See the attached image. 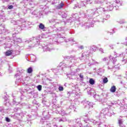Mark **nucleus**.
Instances as JSON below:
<instances>
[{
  "mask_svg": "<svg viewBox=\"0 0 127 127\" xmlns=\"http://www.w3.org/2000/svg\"><path fill=\"white\" fill-rule=\"evenodd\" d=\"M87 27H93L94 26L93 24H91V25H87Z\"/></svg>",
  "mask_w": 127,
  "mask_h": 127,
  "instance_id": "obj_54",
  "label": "nucleus"
},
{
  "mask_svg": "<svg viewBox=\"0 0 127 127\" xmlns=\"http://www.w3.org/2000/svg\"><path fill=\"white\" fill-rule=\"evenodd\" d=\"M13 111H14V112H15L16 113H18V114H19V113H21V114H22L21 110L19 108H15L13 109Z\"/></svg>",
  "mask_w": 127,
  "mask_h": 127,
  "instance_id": "obj_24",
  "label": "nucleus"
},
{
  "mask_svg": "<svg viewBox=\"0 0 127 127\" xmlns=\"http://www.w3.org/2000/svg\"><path fill=\"white\" fill-rule=\"evenodd\" d=\"M43 49L44 51H51V50H52V49L49 48L47 46L43 47Z\"/></svg>",
  "mask_w": 127,
  "mask_h": 127,
  "instance_id": "obj_26",
  "label": "nucleus"
},
{
  "mask_svg": "<svg viewBox=\"0 0 127 127\" xmlns=\"http://www.w3.org/2000/svg\"><path fill=\"white\" fill-rule=\"evenodd\" d=\"M37 11H39V10H35L32 12V14L33 15H37Z\"/></svg>",
  "mask_w": 127,
  "mask_h": 127,
  "instance_id": "obj_39",
  "label": "nucleus"
},
{
  "mask_svg": "<svg viewBox=\"0 0 127 127\" xmlns=\"http://www.w3.org/2000/svg\"><path fill=\"white\" fill-rule=\"evenodd\" d=\"M64 60L67 61L66 63L67 65H69L70 67H72L74 64L77 63V58L75 56H65L64 57Z\"/></svg>",
  "mask_w": 127,
  "mask_h": 127,
  "instance_id": "obj_3",
  "label": "nucleus"
},
{
  "mask_svg": "<svg viewBox=\"0 0 127 127\" xmlns=\"http://www.w3.org/2000/svg\"><path fill=\"white\" fill-rule=\"evenodd\" d=\"M122 5V3L120 1V0H116L113 2H108L106 3V7H105V10L106 11H111L113 9H116L118 10L119 9V7Z\"/></svg>",
  "mask_w": 127,
  "mask_h": 127,
  "instance_id": "obj_2",
  "label": "nucleus"
},
{
  "mask_svg": "<svg viewBox=\"0 0 127 127\" xmlns=\"http://www.w3.org/2000/svg\"><path fill=\"white\" fill-rule=\"evenodd\" d=\"M79 122H80V119L79 118L75 119V123H79Z\"/></svg>",
  "mask_w": 127,
  "mask_h": 127,
  "instance_id": "obj_52",
  "label": "nucleus"
},
{
  "mask_svg": "<svg viewBox=\"0 0 127 127\" xmlns=\"http://www.w3.org/2000/svg\"><path fill=\"white\" fill-rule=\"evenodd\" d=\"M51 127H57V125H56V123H53Z\"/></svg>",
  "mask_w": 127,
  "mask_h": 127,
  "instance_id": "obj_46",
  "label": "nucleus"
},
{
  "mask_svg": "<svg viewBox=\"0 0 127 127\" xmlns=\"http://www.w3.org/2000/svg\"><path fill=\"white\" fill-rule=\"evenodd\" d=\"M98 127H107V126L106 125L103 124V123L99 122V124H98Z\"/></svg>",
  "mask_w": 127,
  "mask_h": 127,
  "instance_id": "obj_37",
  "label": "nucleus"
},
{
  "mask_svg": "<svg viewBox=\"0 0 127 127\" xmlns=\"http://www.w3.org/2000/svg\"><path fill=\"white\" fill-rule=\"evenodd\" d=\"M56 114H60V115L62 116H67V112L65 111V110H64L63 109H62L61 111H56Z\"/></svg>",
  "mask_w": 127,
  "mask_h": 127,
  "instance_id": "obj_12",
  "label": "nucleus"
},
{
  "mask_svg": "<svg viewBox=\"0 0 127 127\" xmlns=\"http://www.w3.org/2000/svg\"><path fill=\"white\" fill-rule=\"evenodd\" d=\"M76 108V105L75 104H71L69 106V109L70 110H73Z\"/></svg>",
  "mask_w": 127,
  "mask_h": 127,
  "instance_id": "obj_32",
  "label": "nucleus"
},
{
  "mask_svg": "<svg viewBox=\"0 0 127 127\" xmlns=\"http://www.w3.org/2000/svg\"><path fill=\"white\" fill-rule=\"evenodd\" d=\"M117 87H116V86L113 85L110 89V92H111V93H115Z\"/></svg>",
  "mask_w": 127,
  "mask_h": 127,
  "instance_id": "obj_25",
  "label": "nucleus"
},
{
  "mask_svg": "<svg viewBox=\"0 0 127 127\" xmlns=\"http://www.w3.org/2000/svg\"><path fill=\"white\" fill-rule=\"evenodd\" d=\"M99 51L101 52V54H103V53H104V50L102 48L99 49Z\"/></svg>",
  "mask_w": 127,
  "mask_h": 127,
  "instance_id": "obj_48",
  "label": "nucleus"
},
{
  "mask_svg": "<svg viewBox=\"0 0 127 127\" xmlns=\"http://www.w3.org/2000/svg\"><path fill=\"white\" fill-rule=\"evenodd\" d=\"M6 112V110L3 108V107H0V113L1 114H4V113Z\"/></svg>",
  "mask_w": 127,
  "mask_h": 127,
  "instance_id": "obj_28",
  "label": "nucleus"
},
{
  "mask_svg": "<svg viewBox=\"0 0 127 127\" xmlns=\"http://www.w3.org/2000/svg\"><path fill=\"white\" fill-rule=\"evenodd\" d=\"M80 96H81V93L80 92H75L74 94V97L76 98V99H78V98H80Z\"/></svg>",
  "mask_w": 127,
  "mask_h": 127,
  "instance_id": "obj_29",
  "label": "nucleus"
},
{
  "mask_svg": "<svg viewBox=\"0 0 127 127\" xmlns=\"http://www.w3.org/2000/svg\"><path fill=\"white\" fill-rule=\"evenodd\" d=\"M107 116L109 117H112V115H115L114 113V111L111 109H108V111L107 112Z\"/></svg>",
  "mask_w": 127,
  "mask_h": 127,
  "instance_id": "obj_19",
  "label": "nucleus"
},
{
  "mask_svg": "<svg viewBox=\"0 0 127 127\" xmlns=\"http://www.w3.org/2000/svg\"><path fill=\"white\" fill-rule=\"evenodd\" d=\"M89 83L90 85H94V84H95V80H94L93 78H90L89 79Z\"/></svg>",
  "mask_w": 127,
  "mask_h": 127,
  "instance_id": "obj_36",
  "label": "nucleus"
},
{
  "mask_svg": "<svg viewBox=\"0 0 127 127\" xmlns=\"http://www.w3.org/2000/svg\"><path fill=\"white\" fill-rule=\"evenodd\" d=\"M79 77L80 78L81 81H83V80H84V75L83 74L80 73Z\"/></svg>",
  "mask_w": 127,
  "mask_h": 127,
  "instance_id": "obj_43",
  "label": "nucleus"
},
{
  "mask_svg": "<svg viewBox=\"0 0 127 127\" xmlns=\"http://www.w3.org/2000/svg\"><path fill=\"white\" fill-rule=\"evenodd\" d=\"M13 51L12 50H7L6 52H5V56H10V55H12V53Z\"/></svg>",
  "mask_w": 127,
  "mask_h": 127,
  "instance_id": "obj_17",
  "label": "nucleus"
},
{
  "mask_svg": "<svg viewBox=\"0 0 127 127\" xmlns=\"http://www.w3.org/2000/svg\"><path fill=\"white\" fill-rule=\"evenodd\" d=\"M82 103L84 104L85 109L86 110H90V109H93L94 103L90 101H82Z\"/></svg>",
  "mask_w": 127,
  "mask_h": 127,
  "instance_id": "obj_5",
  "label": "nucleus"
},
{
  "mask_svg": "<svg viewBox=\"0 0 127 127\" xmlns=\"http://www.w3.org/2000/svg\"><path fill=\"white\" fill-rule=\"evenodd\" d=\"M32 72H33V69L32 67H30L27 69V73L29 74H31Z\"/></svg>",
  "mask_w": 127,
  "mask_h": 127,
  "instance_id": "obj_31",
  "label": "nucleus"
},
{
  "mask_svg": "<svg viewBox=\"0 0 127 127\" xmlns=\"http://www.w3.org/2000/svg\"><path fill=\"white\" fill-rule=\"evenodd\" d=\"M19 73H16L15 75V78H16V79H17L19 82L20 81V79H19Z\"/></svg>",
  "mask_w": 127,
  "mask_h": 127,
  "instance_id": "obj_33",
  "label": "nucleus"
},
{
  "mask_svg": "<svg viewBox=\"0 0 127 127\" xmlns=\"http://www.w3.org/2000/svg\"><path fill=\"white\" fill-rule=\"evenodd\" d=\"M53 122H59V123H60L61 122H67V119L65 117L62 118H55L53 119Z\"/></svg>",
  "mask_w": 127,
  "mask_h": 127,
  "instance_id": "obj_8",
  "label": "nucleus"
},
{
  "mask_svg": "<svg viewBox=\"0 0 127 127\" xmlns=\"http://www.w3.org/2000/svg\"><path fill=\"white\" fill-rule=\"evenodd\" d=\"M11 23H14V24H15V21H14V20H11Z\"/></svg>",
  "mask_w": 127,
  "mask_h": 127,
  "instance_id": "obj_60",
  "label": "nucleus"
},
{
  "mask_svg": "<svg viewBox=\"0 0 127 127\" xmlns=\"http://www.w3.org/2000/svg\"><path fill=\"white\" fill-rule=\"evenodd\" d=\"M91 0H87V2H90ZM105 0H95L94 2L95 3H102L104 2Z\"/></svg>",
  "mask_w": 127,
  "mask_h": 127,
  "instance_id": "obj_21",
  "label": "nucleus"
},
{
  "mask_svg": "<svg viewBox=\"0 0 127 127\" xmlns=\"http://www.w3.org/2000/svg\"><path fill=\"white\" fill-rule=\"evenodd\" d=\"M91 122L92 123H93L94 125H97V126H99V124H100V122H98L96 120H92Z\"/></svg>",
  "mask_w": 127,
  "mask_h": 127,
  "instance_id": "obj_38",
  "label": "nucleus"
},
{
  "mask_svg": "<svg viewBox=\"0 0 127 127\" xmlns=\"http://www.w3.org/2000/svg\"><path fill=\"white\" fill-rule=\"evenodd\" d=\"M107 60H108V58H104L103 59V61H107Z\"/></svg>",
  "mask_w": 127,
  "mask_h": 127,
  "instance_id": "obj_59",
  "label": "nucleus"
},
{
  "mask_svg": "<svg viewBox=\"0 0 127 127\" xmlns=\"http://www.w3.org/2000/svg\"><path fill=\"white\" fill-rule=\"evenodd\" d=\"M8 9H12L13 8V6L12 5H10L8 6Z\"/></svg>",
  "mask_w": 127,
  "mask_h": 127,
  "instance_id": "obj_47",
  "label": "nucleus"
},
{
  "mask_svg": "<svg viewBox=\"0 0 127 127\" xmlns=\"http://www.w3.org/2000/svg\"><path fill=\"white\" fill-rule=\"evenodd\" d=\"M91 65H93V64L88 63V66H91Z\"/></svg>",
  "mask_w": 127,
  "mask_h": 127,
  "instance_id": "obj_63",
  "label": "nucleus"
},
{
  "mask_svg": "<svg viewBox=\"0 0 127 127\" xmlns=\"http://www.w3.org/2000/svg\"><path fill=\"white\" fill-rule=\"evenodd\" d=\"M63 6H64V3L62 2L57 6V8H58V9H60L61 8H62Z\"/></svg>",
  "mask_w": 127,
  "mask_h": 127,
  "instance_id": "obj_30",
  "label": "nucleus"
},
{
  "mask_svg": "<svg viewBox=\"0 0 127 127\" xmlns=\"http://www.w3.org/2000/svg\"><path fill=\"white\" fill-rule=\"evenodd\" d=\"M85 6V3L84 2V1H81L79 3H78V5H75V6L73 8H76L77 6L79 8H82V7H84V6Z\"/></svg>",
  "mask_w": 127,
  "mask_h": 127,
  "instance_id": "obj_13",
  "label": "nucleus"
},
{
  "mask_svg": "<svg viewBox=\"0 0 127 127\" xmlns=\"http://www.w3.org/2000/svg\"><path fill=\"white\" fill-rule=\"evenodd\" d=\"M40 122L44 127H51V124L49 122L47 121L45 118H43L41 119Z\"/></svg>",
  "mask_w": 127,
  "mask_h": 127,
  "instance_id": "obj_6",
  "label": "nucleus"
},
{
  "mask_svg": "<svg viewBox=\"0 0 127 127\" xmlns=\"http://www.w3.org/2000/svg\"><path fill=\"white\" fill-rule=\"evenodd\" d=\"M64 88L63 87V86H60L59 87V90L60 91H64Z\"/></svg>",
  "mask_w": 127,
  "mask_h": 127,
  "instance_id": "obj_44",
  "label": "nucleus"
},
{
  "mask_svg": "<svg viewBox=\"0 0 127 127\" xmlns=\"http://www.w3.org/2000/svg\"><path fill=\"white\" fill-rule=\"evenodd\" d=\"M109 111V109L108 108H105L101 110L100 112V114L99 116V118H102V117H104V116H106L108 114V112Z\"/></svg>",
  "mask_w": 127,
  "mask_h": 127,
  "instance_id": "obj_10",
  "label": "nucleus"
},
{
  "mask_svg": "<svg viewBox=\"0 0 127 127\" xmlns=\"http://www.w3.org/2000/svg\"><path fill=\"white\" fill-rule=\"evenodd\" d=\"M97 12L96 11V9H90L87 11V14L88 16H93L95 13Z\"/></svg>",
  "mask_w": 127,
  "mask_h": 127,
  "instance_id": "obj_9",
  "label": "nucleus"
},
{
  "mask_svg": "<svg viewBox=\"0 0 127 127\" xmlns=\"http://www.w3.org/2000/svg\"><path fill=\"white\" fill-rule=\"evenodd\" d=\"M109 59H110L111 61L113 62V64H116L117 62V59L115 58L112 57V55L109 56Z\"/></svg>",
  "mask_w": 127,
  "mask_h": 127,
  "instance_id": "obj_23",
  "label": "nucleus"
},
{
  "mask_svg": "<svg viewBox=\"0 0 127 127\" xmlns=\"http://www.w3.org/2000/svg\"><path fill=\"white\" fill-rule=\"evenodd\" d=\"M13 41H11L8 37L6 38H1L0 40V45H5L4 47V49L6 48H9L11 47L13 44H15L16 43H18L22 42V40L20 38H16L15 34H13Z\"/></svg>",
  "mask_w": 127,
  "mask_h": 127,
  "instance_id": "obj_1",
  "label": "nucleus"
},
{
  "mask_svg": "<svg viewBox=\"0 0 127 127\" xmlns=\"http://www.w3.org/2000/svg\"><path fill=\"white\" fill-rule=\"evenodd\" d=\"M80 49H84V46H80L78 47Z\"/></svg>",
  "mask_w": 127,
  "mask_h": 127,
  "instance_id": "obj_55",
  "label": "nucleus"
},
{
  "mask_svg": "<svg viewBox=\"0 0 127 127\" xmlns=\"http://www.w3.org/2000/svg\"><path fill=\"white\" fill-rule=\"evenodd\" d=\"M115 55H116L117 57H119V56H121L122 55H120L119 54H117L116 52H115Z\"/></svg>",
  "mask_w": 127,
  "mask_h": 127,
  "instance_id": "obj_51",
  "label": "nucleus"
},
{
  "mask_svg": "<svg viewBox=\"0 0 127 127\" xmlns=\"http://www.w3.org/2000/svg\"><path fill=\"white\" fill-rule=\"evenodd\" d=\"M125 78H127V71L126 73V76H125Z\"/></svg>",
  "mask_w": 127,
  "mask_h": 127,
  "instance_id": "obj_64",
  "label": "nucleus"
},
{
  "mask_svg": "<svg viewBox=\"0 0 127 127\" xmlns=\"http://www.w3.org/2000/svg\"><path fill=\"white\" fill-rule=\"evenodd\" d=\"M45 29V26L42 23H40L39 25V29L41 30H44Z\"/></svg>",
  "mask_w": 127,
  "mask_h": 127,
  "instance_id": "obj_22",
  "label": "nucleus"
},
{
  "mask_svg": "<svg viewBox=\"0 0 127 127\" xmlns=\"http://www.w3.org/2000/svg\"><path fill=\"white\" fill-rule=\"evenodd\" d=\"M69 41H72V42H75V41H74V38H69Z\"/></svg>",
  "mask_w": 127,
  "mask_h": 127,
  "instance_id": "obj_49",
  "label": "nucleus"
},
{
  "mask_svg": "<svg viewBox=\"0 0 127 127\" xmlns=\"http://www.w3.org/2000/svg\"><path fill=\"white\" fill-rule=\"evenodd\" d=\"M115 95H116V96H117V97H120V96L121 95L119 93V92H116V93H115Z\"/></svg>",
  "mask_w": 127,
  "mask_h": 127,
  "instance_id": "obj_50",
  "label": "nucleus"
},
{
  "mask_svg": "<svg viewBox=\"0 0 127 127\" xmlns=\"http://www.w3.org/2000/svg\"><path fill=\"white\" fill-rule=\"evenodd\" d=\"M25 43H30V39L29 40L25 41Z\"/></svg>",
  "mask_w": 127,
  "mask_h": 127,
  "instance_id": "obj_53",
  "label": "nucleus"
},
{
  "mask_svg": "<svg viewBox=\"0 0 127 127\" xmlns=\"http://www.w3.org/2000/svg\"><path fill=\"white\" fill-rule=\"evenodd\" d=\"M97 10V12H98V13H101V12H105V11H107L106 10V8H103V7H100V8H96L95 9V11Z\"/></svg>",
  "mask_w": 127,
  "mask_h": 127,
  "instance_id": "obj_16",
  "label": "nucleus"
},
{
  "mask_svg": "<svg viewBox=\"0 0 127 127\" xmlns=\"http://www.w3.org/2000/svg\"><path fill=\"white\" fill-rule=\"evenodd\" d=\"M100 63L99 62H95L94 63H93V65H96V64H99Z\"/></svg>",
  "mask_w": 127,
  "mask_h": 127,
  "instance_id": "obj_58",
  "label": "nucleus"
},
{
  "mask_svg": "<svg viewBox=\"0 0 127 127\" xmlns=\"http://www.w3.org/2000/svg\"><path fill=\"white\" fill-rule=\"evenodd\" d=\"M87 58V55L85 53L81 54V56L79 57L80 60H84Z\"/></svg>",
  "mask_w": 127,
  "mask_h": 127,
  "instance_id": "obj_20",
  "label": "nucleus"
},
{
  "mask_svg": "<svg viewBox=\"0 0 127 127\" xmlns=\"http://www.w3.org/2000/svg\"><path fill=\"white\" fill-rule=\"evenodd\" d=\"M43 115L44 116L43 118H45V120H48L49 117H50V115H49V112L47 110L43 111Z\"/></svg>",
  "mask_w": 127,
  "mask_h": 127,
  "instance_id": "obj_11",
  "label": "nucleus"
},
{
  "mask_svg": "<svg viewBox=\"0 0 127 127\" xmlns=\"http://www.w3.org/2000/svg\"><path fill=\"white\" fill-rule=\"evenodd\" d=\"M91 50H92V51H96L97 50V46H92L91 47Z\"/></svg>",
  "mask_w": 127,
  "mask_h": 127,
  "instance_id": "obj_35",
  "label": "nucleus"
},
{
  "mask_svg": "<svg viewBox=\"0 0 127 127\" xmlns=\"http://www.w3.org/2000/svg\"><path fill=\"white\" fill-rule=\"evenodd\" d=\"M30 45L29 46L30 48H33L35 46L39 44V38L38 37H33L30 39Z\"/></svg>",
  "mask_w": 127,
  "mask_h": 127,
  "instance_id": "obj_4",
  "label": "nucleus"
},
{
  "mask_svg": "<svg viewBox=\"0 0 127 127\" xmlns=\"http://www.w3.org/2000/svg\"><path fill=\"white\" fill-rule=\"evenodd\" d=\"M37 88L38 89V91H41V90H42V86L39 85L37 86Z\"/></svg>",
  "mask_w": 127,
  "mask_h": 127,
  "instance_id": "obj_42",
  "label": "nucleus"
},
{
  "mask_svg": "<svg viewBox=\"0 0 127 127\" xmlns=\"http://www.w3.org/2000/svg\"><path fill=\"white\" fill-rule=\"evenodd\" d=\"M21 113H19L18 114H14V115L11 116V117L13 118V119H17L19 116H20Z\"/></svg>",
  "mask_w": 127,
  "mask_h": 127,
  "instance_id": "obj_27",
  "label": "nucleus"
},
{
  "mask_svg": "<svg viewBox=\"0 0 127 127\" xmlns=\"http://www.w3.org/2000/svg\"><path fill=\"white\" fill-rule=\"evenodd\" d=\"M111 16L110 15H105L103 14L100 16V17L99 19L98 20V21L99 22H105V20H107V19H109L110 18Z\"/></svg>",
  "mask_w": 127,
  "mask_h": 127,
  "instance_id": "obj_7",
  "label": "nucleus"
},
{
  "mask_svg": "<svg viewBox=\"0 0 127 127\" xmlns=\"http://www.w3.org/2000/svg\"><path fill=\"white\" fill-rule=\"evenodd\" d=\"M12 103L13 104V105H18V104H19V102H17L16 101V100H15V99H14L13 100Z\"/></svg>",
  "mask_w": 127,
  "mask_h": 127,
  "instance_id": "obj_41",
  "label": "nucleus"
},
{
  "mask_svg": "<svg viewBox=\"0 0 127 127\" xmlns=\"http://www.w3.org/2000/svg\"><path fill=\"white\" fill-rule=\"evenodd\" d=\"M49 24H55V23H58V20L54 18H52L48 20Z\"/></svg>",
  "mask_w": 127,
  "mask_h": 127,
  "instance_id": "obj_15",
  "label": "nucleus"
},
{
  "mask_svg": "<svg viewBox=\"0 0 127 127\" xmlns=\"http://www.w3.org/2000/svg\"><path fill=\"white\" fill-rule=\"evenodd\" d=\"M52 97L53 98H55V97H56V94L55 93H53Z\"/></svg>",
  "mask_w": 127,
  "mask_h": 127,
  "instance_id": "obj_57",
  "label": "nucleus"
},
{
  "mask_svg": "<svg viewBox=\"0 0 127 127\" xmlns=\"http://www.w3.org/2000/svg\"><path fill=\"white\" fill-rule=\"evenodd\" d=\"M114 67V66L111 67V66H108V69H113V68Z\"/></svg>",
  "mask_w": 127,
  "mask_h": 127,
  "instance_id": "obj_62",
  "label": "nucleus"
},
{
  "mask_svg": "<svg viewBox=\"0 0 127 127\" xmlns=\"http://www.w3.org/2000/svg\"><path fill=\"white\" fill-rule=\"evenodd\" d=\"M58 30H64V28H60Z\"/></svg>",
  "mask_w": 127,
  "mask_h": 127,
  "instance_id": "obj_61",
  "label": "nucleus"
},
{
  "mask_svg": "<svg viewBox=\"0 0 127 127\" xmlns=\"http://www.w3.org/2000/svg\"><path fill=\"white\" fill-rule=\"evenodd\" d=\"M108 81L109 80H108L107 77H104L103 78V83H104V84H107V83H108Z\"/></svg>",
  "mask_w": 127,
  "mask_h": 127,
  "instance_id": "obj_34",
  "label": "nucleus"
},
{
  "mask_svg": "<svg viewBox=\"0 0 127 127\" xmlns=\"http://www.w3.org/2000/svg\"><path fill=\"white\" fill-rule=\"evenodd\" d=\"M87 94L88 95H93L94 98L96 99L97 97V95H96V92L93 89H90L89 90L87 91Z\"/></svg>",
  "mask_w": 127,
  "mask_h": 127,
  "instance_id": "obj_14",
  "label": "nucleus"
},
{
  "mask_svg": "<svg viewBox=\"0 0 127 127\" xmlns=\"http://www.w3.org/2000/svg\"><path fill=\"white\" fill-rule=\"evenodd\" d=\"M123 64H126V63H127V61H126V60H124L122 61Z\"/></svg>",
  "mask_w": 127,
  "mask_h": 127,
  "instance_id": "obj_56",
  "label": "nucleus"
},
{
  "mask_svg": "<svg viewBox=\"0 0 127 127\" xmlns=\"http://www.w3.org/2000/svg\"><path fill=\"white\" fill-rule=\"evenodd\" d=\"M5 120L7 123H10L11 121L8 117H5Z\"/></svg>",
  "mask_w": 127,
  "mask_h": 127,
  "instance_id": "obj_45",
  "label": "nucleus"
},
{
  "mask_svg": "<svg viewBox=\"0 0 127 127\" xmlns=\"http://www.w3.org/2000/svg\"><path fill=\"white\" fill-rule=\"evenodd\" d=\"M59 14L61 15L63 18H66L67 17V13L64 12H59Z\"/></svg>",
  "mask_w": 127,
  "mask_h": 127,
  "instance_id": "obj_18",
  "label": "nucleus"
},
{
  "mask_svg": "<svg viewBox=\"0 0 127 127\" xmlns=\"http://www.w3.org/2000/svg\"><path fill=\"white\" fill-rule=\"evenodd\" d=\"M118 22L119 23H120V24H123L125 23V20L122 19V20H120L119 21H118Z\"/></svg>",
  "mask_w": 127,
  "mask_h": 127,
  "instance_id": "obj_40",
  "label": "nucleus"
}]
</instances>
